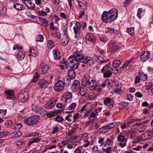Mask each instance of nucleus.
Wrapping results in <instances>:
<instances>
[{"label": "nucleus", "mask_w": 153, "mask_h": 153, "mask_svg": "<svg viewBox=\"0 0 153 153\" xmlns=\"http://www.w3.org/2000/svg\"><path fill=\"white\" fill-rule=\"evenodd\" d=\"M4 124L7 127H11L13 123L11 120H7L5 122Z\"/></svg>", "instance_id": "obj_44"}, {"label": "nucleus", "mask_w": 153, "mask_h": 153, "mask_svg": "<svg viewBox=\"0 0 153 153\" xmlns=\"http://www.w3.org/2000/svg\"><path fill=\"white\" fill-rule=\"evenodd\" d=\"M39 115H34L27 119H25L24 120V122L28 126H33L39 121Z\"/></svg>", "instance_id": "obj_3"}, {"label": "nucleus", "mask_w": 153, "mask_h": 153, "mask_svg": "<svg viewBox=\"0 0 153 153\" xmlns=\"http://www.w3.org/2000/svg\"><path fill=\"white\" fill-rule=\"evenodd\" d=\"M97 86V82L94 80H91L88 85V88L90 90H93L96 88Z\"/></svg>", "instance_id": "obj_16"}, {"label": "nucleus", "mask_w": 153, "mask_h": 153, "mask_svg": "<svg viewBox=\"0 0 153 153\" xmlns=\"http://www.w3.org/2000/svg\"><path fill=\"white\" fill-rule=\"evenodd\" d=\"M22 2L27 7L31 2V1L29 0H23Z\"/></svg>", "instance_id": "obj_59"}, {"label": "nucleus", "mask_w": 153, "mask_h": 153, "mask_svg": "<svg viewBox=\"0 0 153 153\" xmlns=\"http://www.w3.org/2000/svg\"><path fill=\"white\" fill-rule=\"evenodd\" d=\"M117 139V140L120 142L126 139L124 136L121 135V133L118 135Z\"/></svg>", "instance_id": "obj_48"}, {"label": "nucleus", "mask_w": 153, "mask_h": 153, "mask_svg": "<svg viewBox=\"0 0 153 153\" xmlns=\"http://www.w3.org/2000/svg\"><path fill=\"white\" fill-rule=\"evenodd\" d=\"M119 43L113 40H111L109 43V48L113 52L116 51L120 48Z\"/></svg>", "instance_id": "obj_6"}, {"label": "nucleus", "mask_w": 153, "mask_h": 153, "mask_svg": "<svg viewBox=\"0 0 153 153\" xmlns=\"http://www.w3.org/2000/svg\"><path fill=\"white\" fill-rule=\"evenodd\" d=\"M69 42V39L67 36H64L62 39V44L64 46L67 45Z\"/></svg>", "instance_id": "obj_24"}, {"label": "nucleus", "mask_w": 153, "mask_h": 153, "mask_svg": "<svg viewBox=\"0 0 153 153\" xmlns=\"http://www.w3.org/2000/svg\"><path fill=\"white\" fill-rule=\"evenodd\" d=\"M32 109L35 112L40 115H44L46 114V111L40 107L37 106L35 105H33Z\"/></svg>", "instance_id": "obj_4"}, {"label": "nucleus", "mask_w": 153, "mask_h": 153, "mask_svg": "<svg viewBox=\"0 0 153 153\" xmlns=\"http://www.w3.org/2000/svg\"><path fill=\"white\" fill-rule=\"evenodd\" d=\"M128 134L130 135V138H132L136 136L137 132L134 130H132L128 131Z\"/></svg>", "instance_id": "obj_34"}, {"label": "nucleus", "mask_w": 153, "mask_h": 153, "mask_svg": "<svg viewBox=\"0 0 153 153\" xmlns=\"http://www.w3.org/2000/svg\"><path fill=\"white\" fill-rule=\"evenodd\" d=\"M139 75L141 79L143 81H145L147 80V75L144 74L143 72H140Z\"/></svg>", "instance_id": "obj_25"}, {"label": "nucleus", "mask_w": 153, "mask_h": 153, "mask_svg": "<svg viewBox=\"0 0 153 153\" xmlns=\"http://www.w3.org/2000/svg\"><path fill=\"white\" fill-rule=\"evenodd\" d=\"M23 142L20 141L17 142L16 145L18 147H21L23 146Z\"/></svg>", "instance_id": "obj_63"}, {"label": "nucleus", "mask_w": 153, "mask_h": 153, "mask_svg": "<svg viewBox=\"0 0 153 153\" xmlns=\"http://www.w3.org/2000/svg\"><path fill=\"white\" fill-rule=\"evenodd\" d=\"M49 66L47 64L41 66L39 69V72L42 74H46L49 69Z\"/></svg>", "instance_id": "obj_14"}, {"label": "nucleus", "mask_w": 153, "mask_h": 153, "mask_svg": "<svg viewBox=\"0 0 153 153\" xmlns=\"http://www.w3.org/2000/svg\"><path fill=\"white\" fill-rule=\"evenodd\" d=\"M150 54L148 51H146L140 55V59L142 62H144L149 58Z\"/></svg>", "instance_id": "obj_11"}, {"label": "nucleus", "mask_w": 153, "mask_h": 153, "mask_svg": "<svg viewBox=\"0 0 153 153\" xmlns=\"http://www.w3.org/2000/svg\"><path fill=\"white\" fill-rule=\"evenodd\" d=\"M104 72V73H103V77L104 78L109 77H110L112 74V71Z\"/></svg>", "instance_id": "obj_46"}, {"label": "nucleus", "mask_w": 153, "mask_h": 153, "mask_svg": "<svg viewBox=\"0 0 153 153\" xmlns=\"http://www.w3.org/2000/svg\"><path fill=\"white\" fill-rule=\"evenodd\" d=\"M39 133L38 132H32L28 134V136L29 137H30L32 136H39Z\"/></svg>", "instance_id": "obj_56"}, {"label": "nucleus", "mask_w": 153, "mask_h": 153, "mask_svg": "<svg viewBox=\"0 0 153 153\" xmlns=\"http://www.w3.org/2000/svg\"><path fill=\"white\" fill-rule=\"evenodd\" d=\"M82 85L84 86H86L89 85L90 82V78L88 75H85L84 76L82 79Z\"/></svg>", "instance_id": "obj_18"}, {"label": "nucleus", "mask_w": 153, "mask_h": 153, "mask_svg": "<svg viewBox=\"0 0 153 153\" xmlns=\"http://www.w3.org/2000/svg\"><path fill=\"white\" fill-rule=\"evenodd\" d=\"M29 54L28 55L30 56H32L33 57H36L37 56V51L34 49L30 47L29 51Z\"/></svg>", "instance_id": "obj_22"}, {"label": "nucleus", "mask_w": 153, "mask_h": 153, "mask_svg": "<svg viewBox=\"0 0 153 153\" xmlns=\"http://www.w3.org/2000/svg\"><path fill=\"white\" fill-rule=\"evenodd\" d=\"M134 59V58L133 57L129 60L127 61L123 64V65L121 67L123 69L124 68L127 67L131 63L133 62Z\"/></svg>", "instance_id": "obj_28"}, {"label": "nucleus", "mask_w": 153, "mask_h": 153, "mask_svg": "<svg viewBox=\"0 0 153 153\" xmlns=\"http://www.w3.org/2000/svg\"><path fill=\"white\" fill-rule=\"evenodd\" d=\"M22 47L21 46L15 44L14 45L13 49L14 50H15L16 49H17L18 50H22Z\"/></svg>", "instance_id": "obj_57"}, {"label": "nucleus", "mask_w": 153, "mask_h": 153, "mask_svg": "<svg viewBox=\"0 0 153 153\" xmlns=\"http://www.w3.org/2000/svg\"><path fill=\"white\" fill-rule=\"evenodd\" d=\"M132 1V0H126L123 2L124 6L125 7H126L129 5Z\"/></svg>", "instance_id": "obj_51"}, {"label": "nucleus", "mask_w": 153, "mask_h": 153, "mask_svg": "<svg viewBox=\"0 0 153 153\" xmlns=\"http://www.w3.org/2000/svg\"><path fill=\"white\" fill-rule=\"evenodd\" d=\"M25 56L24 53L22 51H19L17 54V57L18 59L20 60H22L23 59Z\"/></svg>", "instance_id": "obj_29"}, {"label": "nucleus", "mask_w": 153, "mask_h": 153, "mask_svg": "<svg viewBox=\"0 0 153 153\" xmlns=\"http://www.w3.org/2000/svg\"><path fill=\"white\" fill-rule=\"evenodd\" d=\"M79 125L77 124H74V126L70 130L71 132L73 133H75L78 128Z\"/></svg>", "instance_id": "obj_40"}, {"label": "nucleus", "mask_w": 153, "mask_h": 153, "mask_svg": "<svg viewBox=\"0 0 153 153\" xmlns=\"http://www.w3.org/2000/svg\"><path fill=\"white\" fill-rule=\"evenodd\" d=\"M56 100H54L53 102H49L45 105V108L48 109L51 108L55 105L56 103Z\"/></svg>", "instance_id": "obj_21"}, {"label": "nucleus", "mask_w": 153, "mask_h": 153, "mask_svg": "<svg viewBox=\"0 0 153 153\" xmlns=\"http://www.w3.org/2000/svg\"><path fill=\"white\" fill-rule=\"evenodd\" d=\"M127 141V140L126 139L120 141V142L119 143V145L122 148H123L125 147L126 144V142Z\"/></svg>", "instance_id": "obj_50"}, {"label": "nucleus", "mask_w": 153, "mask_h": 153, "mask_svg": "<svg viewBox=\"0 0 153 153\" xmlns=\"http://www.w3.org/2000/svg\"><path fill=\"white\" fill-rule=\"evenodd\" d=\"M72 65H71V68L68 71V74L69 76L71 79H74L75 78L76 75V72L74 70V69H76L73 67V64H72Z\"/></svg>", "instance_id": "obj_13"}, {"label": "nucleus", "mask_w": 153, "mask_h": 153, "mask_svg": "<svg viewBox=\"0 0 153 153\" xmlns=\"http://www.w3.org/2000/svg\"><path fill=\"white\" fill-rule=\"evenodd\" d=\"M13 136L15 137H17L21 136L22 134V133L20 131H17L14 132L13 133Z\"/></svg>", "instance_id": "obj_37"}, {"label": "nucleus", "mask_w": 153, "mask_h": 153, "mask_svg": "<svg viewBox=\"0 0 153 153\" xmlns=\"http://www.w3.org/2000/svg\"><path fill=\"white\" fill-rule=\"evenodd\" d=\"M31 140L32 142L33 143H39L41 140V139L37 137L33 138Z\"/></svg>", "instance_id": "obj_58"}, {"label": "nucleus", "mask_w": 153, "mask_h": 153, "mask_svg": "<svg viewBox=\"0 0 153 153\" xmlns=\"http://www.w3.org/2000/svg\"><path fill=\"white\" fill-rule=\"evenodd\" d=\"M54 43L53 41L49 40L47 41V45L48 48L51 49L53 47Z\"/></svg>", "instance_id": "obj_35"}, {"label": "nucleus", "mask_w": 153, "mask_h": 153, "mask_svg": "<svg viewBox=\"0 0 153 153\" xmlns=\"http://www.w3.org/2000/svg\"><path fill=\"white\" fill-rule=\"evenodd\" d=\"M98 59L99 61L98 64V67L100 66V65H102L104 64L109 60V59H108L106 58H101V56L98 57Z\"/></svg>", "instance_id": "obj_20"}, {"label": "nucleus", "mask_w": 153, "mask_h": 153, "mask_svg": "<svg viewBox=\"0 0 153 153\" xmlns=\"http://www.w3.org/2000/svg\"><path fill=\"white\" fill-rule=\"evenodd\" d=\"M53 53L54 58L56 59L59 60L61 56L59 55V52L57 50H54L53 51Z\"/></svg>", "instance_id": "obj_23"}, {"label": "nucleus", "mask_w": 153, "mask_h": 153, "mask_svg": "<svg viewBox=\"0 0 153 153\" xmlns=\"http://www.w3.org/2000/svg\"><path fill=\"white\" fill-rule=\"evenodd\" d=\"M102 149L104 150V152H105L106 153H110V152H112V148L111 147H109L105 149L103 148Z\"/></svg>", "instance_id": "obj_52"}, {"label": "nucleus", "mask_w": 153, "mask_h": 153, "mask_svg": "<svg viewBox=\"0 0 153 153\" xmlns=\"http://www.w3.org/2000/svg\"><path fill=\"white\" fill-rule=\"evenodd\" d=\"M63 82H64V84L67 85H69L71 82V79L68 76L64 78Z\"/></svg>", "instance_id": "obj_27"}, {"label": "nucleus", "mask_w": 153, "mask_h": 153, "mask_svg": "<svg viewBox=\"0 0 153 153\" xmlns=\"http://www.w3.org/2000/svg\"><path fill=\"white\" fill-rule=\"evenodd\" d=\"M56 120L58 122H61L64 120L63 118L59 115L57 116L55 118Z\"/></svg>", "instance_id": "obj_60"}, {"label": "nucleus", "mask_w": 153, "mask_h": 153, "mask_svg": "<svg viewBox=\"0 0 153 153\" xmlns=\"http://www.w3.org/2000/svg\"><path fill=\"white\" fill-rule=\"evenodd\" d=\"M114 29L113 28L108 27L107 28L106 33H113L114 31Z\"/></svg>", "instance_id": "obj_62"}, {"label": "nucleus", "mask_w": 153, "mask_h": 153, "mask_svg": "<svg viewBox=\"0 0 153 153\" xmlns=\"http://www.w3.org/2000/svg\"><path fill=\"white\" fill-rule=\"evenodd\" d=\"M85 59L84 55L82 51H75L72 56H69L68 59V61L73 64V67L75 68H77L79 62H83Z\"/></svg>", "instance_id": "obj_1"}, {"label": "nucleus", "mask_w": 153, "mask_h": 153, "mask_svg": "<svg viewBox=\"0 0 153 153\" xmlns=\"http://www.w3.org/2000/svg\"><path fill=\"white\" fill-rule=\"evenodd\" d=\"M39 77V75L37 73L35 74V75L33 76L32 79V82H36L38 79Z\"/></svg>", "instance_id": "obj_45"}, {"label": "nucleus", "mask_w": 153, "mask_h": 153, "mask_svg": "<svg viewBox=\"0 0 153 153\" xmlns=\"http://www.w3.org/2000/svg\"><path fill=\"white\" fill-rule=\"evenodd\" d=\"M142 140L144 141L148 140L153 136V132L151 130H147V131L141 135Z\"/></svg>", "instance_id": "obj_5"}, {"label": "nucleus", "mask_w": 153, "mask_h": 153, "mask_svg": "<svg viewBox=\"0 0 153 153\" xmlns=\"http://www.w3.org/2000/svg\"><path fill=\"white\" fill-rule=\"evenodd\" d=\"M76 106V104L75 103H72L68 107V110H73L75 108Z\"/></svg>", "instance_id": "obj_54"}, {"label": "nucleus", "mask_w": 153, "mask_h": 153, "mask_svg": "<svg viewBox=\"0 0 153 153\" xmlns=\"http://www.w3.org/2000/svg\"><path fill=\"white\" fill-rule=\"evenodd\" d=\"M46 116L48 118H51L55 116L53 111L46 113Z\"/></svg>", "instance_id": "obj_43"}, {"label": "nucleus", "mask_w": 153, "mask_h": 153, "mask_svg": "<svg viewBox=\"0 0 153 153\" xmlns=\"http://www.w3.org/2000/svg\"><path fill=\"white\" fill-rule=\"evenodd\" d=\"M39 19L41 25L45 27H47L48 26V23L46 19L39 17Z\"/></svg>", "instance_id": "obj_19"}, {"label": "nucleus", "mask_w": 153, "mask_h": 153, "mask_svg": "<svg viewBox=\"0 0 153 153\" xmlns=\"http://www.w3.org/2000/svg\"><path fill=\"white\" fill-rule=\"evenodd\" d=\"M146 129V127L144 126H141L137 128V130L140 132L143 131Z\"/></svg>", "instance_id": "obj_49"}, {"label": "nucleus", "mask_w": 153, "mask_h": 153, "mask_svg": "<svg viewBox=\"0 0 153 153\" xmlns=\"http://www.w3.org/2000/svg\"><path fill=\"white\" fill-rule=\"evenodd\" d=\"M10 134V133L8 131H4L0 133V138L4 137L6 135Z\"/></svg>", "instance_id": "obj_42"}, {"label": "nucleus", "mask_w": 153, "mask_h": 153, "mask_svg": "<svg viewBox=\"0 0 153 153\" xmlns=\"http://www.w3.org/2000/svg\"><path fill=\"white\" fill-rule=\"evenodd\" d=\"M65 85L62 80H59L55 84L54 88L55 90L57 91H60L64 88Z\"/></svg>", "instance_id": "obj_7"}, {"label": "nucleus", "mask_w": 153, "mask_h": 153, "mask_svg": "<svg viewBox=\"0 0 153 153\" xmlns=\"http://www.w3.org/2000/svg\"><path fill=\"white\" fill-rule=\"evenodd\" d=\"M80 82L79 80H75L73 82L72 88L73 91L76 92L79 88Z\"/></svg>", "instance_id": "obj_10"}, {"label": "nucleus", "mask_w": 153, "mask_h": 153, "mask_svg": "<svg viewBox=\"0 0 153 153\" xmlns=\"http://www.w3.org/2000/svg\"><path fill=\"white\" fill-rule=\"evenodd\" d=\"M122 63V62L119 60H114L113 62V67L114 68H118Z\"/></svg>", "instance_id": "obj_30"}, {"label": "nucleus", "mask_w": 153, "mask_h": 153, "mask_svg": "<svg viewBox=\"0 0 153 153\" xmlns=\"http://www.w3.org/2000/svg\"><path fill=\"white\" fill-rule=\"evenodd\" d=\"M117 10L114 9L108 11H104L102 15V19L105 22L110 23L117 18Z\"/></svg>", "instance_id": "obj_2"}, {"label": "nucleus", "mask_w": 153, "mask_h": 153, "mask_svg": "<svg viewBox=\"0 0 153 153\" xmlns=\"http://www.w3.org/2000/svg\"><path fill=\"white\" fill-rule=\"evenodd\" d=\"M76 23L75 26L73 28L74 34L75 35V37L79 36L81 33V25L80 23L77 21L76 22Z\"/></svg>", "instance_id": "obj_8"}, {"label": "nucleus", "mask_w": 153, "mask_h": 153, "mask_svg": "<svg viewBox=\"0 0 153 153\" xmlns=\"http://www.w3.org/2000/svg\"><path fill=\"white\" fill-rule=\"evenodd\" d=\"M4 94L8 96H14L15 92L12 90H7L4 91Z\"/></svg>", "instance_id": "obj_32"}, {"label": "nucleus", "mask_w": 153, "mask_h": 153, "mask_svg": "<svg viewBox=\"0 0 153 153\" xmlns=\"http://www.w3.org/2000/svg\"><path fill=\"white\" fill-rule=\"evenodd\" d=\"M86 43L87 44L93 43L95 41L94 36L92 34L88 33L86 36Z\"/></svg>", "instance_id": "obj_9"}, {"label": "nucleus", "mask_w": 153, "mask_h": 153, "mask_svg": "<svg viewBox=\"0 0 153 153\" xmlns=\"http://www.w3.org/2000/svg\"><path fill=\"white\" fill-rule=\"evenodd\" d=\"M141 136L138 137L134 139L133 141V143L135 144L138 143L140 141L142 140V138H141Z\"/></svg>", "instance_id": "obj_47"}, {"label": "nucleus", "mask_w": 153, "mask_h": 153, "mask_svg": "<svg viewBox=\"0 0 153 153\" xmlns=\"http://www.w3.org/2000/svg\"><path fill=\"white\" fill-rule=\"evenodd\" d=\"M83 63L88 64L89 65H92L94 64V61L92 58L86 56L85 57V59Z\"/></svg>", "instance_id": "obj_15"}, {"label": "nucleus", "mask_w": 153, "mask_h": 153, "mask_svg": "<svg viewBox=\"0 0 153 153\" xmlns=\"http://www.w3.org/2000/svg\"><path fill=\"white\" fill-rule=\"evenodd\" d=\"M28 8L30 9L31 10H33L35 8V5L34 4L31 2V3L29 4V5L28 7Z\"/></svg>", "instance_id": "obj_64"}, {"label": "nucleus", "mask_w": 153, "mask_h": 153, "mask_svg": "<svg viewBox=\"0 0 153 153\" xmlns=\"http://www.w3.org/2000/svg\"><path fill=\"white\" fill-rule=\"evenodd\" d=\"M77 2L80 7H86L85 1L84 0H77Z\"/></svg>", "instance_id": "obj_39"}, {"label": "nucleus", "mask_w": 153, "mask_h": 153, "mask_svg": "<svg viewBox=\"0 0 153 153\" xmlns=\"http://www.w3.org/2000/svg\"><path fill=\"white\" fill-rule=\"evenodd\" d=\"M142 11L141 8H139L138 9L137 16L140 19L141 18V14L142 13Z\"/></svg>", "instance_id": "obj_55"}, {"label": "nucleus", "mask_w": 153, "mask_h": 153, "mask_svg": "<svg viewBox=\"0 0 153 153\" xmlns=\"http://www.w3.org/2000/svg\"><path fill=\"white\" fill-rule=\"evenodd\" d=\"M7 110L6 109L0 110V117L5 116Z\"/></svg>", "instance_id": "obj_53"}, {"label": "nucleus", "mask_w": 153, "mask_h": 153, "mask_svg": "<svg viewBox=\"0 0 153 153\" xmlns=\"http://www.w3.org/2000/svg\"><path fill=\"white\" fill-rule=\"evenodd\" d=\"M38 84L40 87L42 88H47L48 85V82L45 79H44L39 80L38 82Z\"/></svg>", "instance_id": "obj_12"}, {"label": "nucleus", "mask_w": 153, "mask_h": 153, "mask_svg": "<svg viewBox=\"0 0 153 153\" xmlns=\"http://www.w3.org/2000/svg\"><path fill=\"white\" fill-rule=\"evenodd\" d=\"M107 125L104 126L99 129L100 131L102 133H105L107 132L106 130L109 129L107 127Z\"/></svg>", "instance_id": "obj_41"}, {"label": "nucleus", "mask_w": 153, "mask_h": 153, "mask_svg": "<svg viewBox=\"0 0 153 153\" xmlns=\"http://www.w3.org/2000/svg\"><path fill=\"white\" fill-rule=\"evenodd\" d=\"M43 35L38 34L36 36V41L37 42H42L43 41Z\"/></svg>", "instance_id": "obj_38"}, {"label": "nucleus", "mask_w": 153, "mask_h": 153, "mask_svg": "<svg viewBox=\"0 0 153 153\" xmlns=\"http://www.w3.org/2000/svg\"><path fill=\"white\" fill-rule=\"evenodd\" d=\"M13 7L18 10H22L23 6L20 4L16 3L13 5Z\"/></svg>", "instance_id": "obj_33"}, {"label": "nucleus", "mask_w": 153, "mask_h": 153, "mask_svg": "<svg viewBox=\"0 0 153 153\" xmlns=\"http://www.w3.org/2000/svg\"><path fill=\"white\" fill-rule=\"evenodd\" d=\"M113 71V69L111 67L110 64H107L105 66H103L101 69L102 72H111Z\"/></svg>", "instance_id": "obj_17"}, {"label": "nucleus", "mask_w": 153, "mask_h": 153, "mask_svg": "<svg viewBox=\"0 0 153 153\" xmlns=\"http://www.w3.org/2000/svg\"><path fill=\"white\" fill-rule=\"evenodd\" d=\"M126 32L131 36H133L134 34V27H131L130 28H127L126 29Z\"/></svg>", "instance_id": "obj_31"}, {"label": "nucleus", "mask_w": 153, "mask_h": 153, "mask_svg": "<svg viewBox=\"0 0 153 153\" xmlns=\"http://www.w3.org/2000/svg\"><path fill=\"white\" fill-rule=\"evenodd\" d=\"M22 127V125L21 123H17L11 126V128L15 130H19Z\"/></svg>", "instance_id": "obj_26"}, {"label": "nucleus", "mask_w": 153, "mask_h": 153, "mask_svg": "<svg viewBox=\"0 0 153 153\" xmlns=\"http://www.w3.org/2000/svg\"><path fill=\"white\" fill-rule=\"evenodd\" d=\"M39 15L41 16H45L47 15L46 12L44 11H41L39 12Z\"/></svg>", "instance_id": "obj_61"}, {"label": "nucleus", "mask_w": 153, "mask_h": 153, "mask_svg": "<svg viewBox=\"0 0 153 153\" xmlns=\"http://www.w3.org/2000/svg\"><path fill=\"white\" fill-rule=\"evenodd\" d=\"M117 124V123L116 122H113L107 125L106 127L108 129H111L114 128Z\"/></svg>", "instance_id": "obj_36"}]
</instances>
